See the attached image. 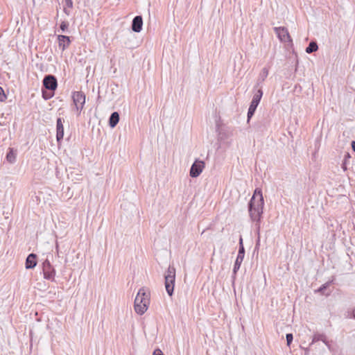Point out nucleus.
<instances>
[{"label":"nucleus","mask_w":355,"mask_h":355,"mask_svg":"<svg viewBox=\"0 0 355 355\" xmlns=\"http://www.w3.org/2000/svg\"><path fill=\"white\" fill-rule=\"evenodd\" d=\"M150 304V292L144 287L140 288L135 299L134 308L139 315H143Z\"/></svg>","instance_id":"obj_1"},{"label":"nucleus","mask_w":355,"mask_h":355,"mask_svg":"<svg viewBox=\"0 0 355 355\" xmlns=\"http://www.w3.org/2000/svg\"><path fill=\"white\" fill-rule=\"evenodd\" d=\"M263 205V198H261V200H255L254 196L252 197L249 202V214L252 220L257 222L260 220Z\"/></svg>","instance_id":"obj_2"},{"label":"nucleus","mask_w":355,"mask_h":355,"mask_svg":"<svg viewBox=\"0 0 355 355\" xmlns=\"http://www.w3.org/2000/svg\"><path fill=\"white\" fill-rule=\"evenodd\" d=\"M165 288L169 296L173 293L175 279V269L173 266H169L165 274Z\"/></svg>","instance_id":"obj_3"},{"label":"nucleus","mask_w":355,"mask_h":355,"mask_svg":"<svg viewBox=\"0 0 355 355\" xmlns=\"http://www.w3.org/2000/svg\"><path fill=\"white\" fill-rule=\"evenodd\" d=\"M72 99L78 115H79L85 103V95L83 92H74L72 94Z\"/></svg>","instance_id":"obj_4"},{"label":"nucleus","mask_w":355,"mask_h":355,"mask_svg":"<svg viewBox=\"0 0 355 355\" xmlns=\"http://www.w3.org/2000/svg\"><path fill=\"white\" fill-rule=\"evenodd\" d=\"M42 271L44 279L52 282L55 280V270L48 259H46L42 263Z\"/></svg>","instance_id":"obj_5"},{"label":"nucleus","mask_w":355,"mask_h":355,"mask_svg":"<svg viewBox=\"0 0 355 355\" xmlns=\"http://www.w3.org/2000/svg\"><path fill=\"white\" fill-rule=\"evenodd\" d=\"M244 254H245V249L243 244V239L241 237L239 239V250L238 252L237 257L236 259L233 272L236 273L237 270H239L241 263L243 261L244 259Z\"/></svg>","instance_id":"obj_6"},{"label":"nucleus","mask_w":355,"mask_h":355,"mask_svg":"<svg viewBox=\"0 0 355 355\" xmlns=\"http://www.w3.org/2000/svg\"><path fill=\"white\" fill-rule=\"evenodd\" d=\"M205 165L204 162L196 160L191 167L189 172L190 176L192 178L198 177L205 168Z\"/></svg>","instance_id":"obj_7"},{"label":"nucleus","mask_w":355,"mask_h":355,"mask_svg":"<svg viewBox=\"0 0 355 355\" xmlns=\"http://www.w3.org/2000/svg\"><path fill=\"white\" fill-rule=\"evenodd\" d=\"M275 32L277 35L279 39L282 42H291V36L288 31L285 27H275L274 28Z\"/></svg>","instance_id":"obj_8"},{"label":"nucleus","mask_w":355,"mask_h":355,"mask_svg":"<svg viewBox=\"0 0 355 355\" xmlns=\"http://www.w3.org/2000/svg\"><path fill=\"white\" fill-rule=\"evenodd\" d=\"M44 87L49 90H55L57 88V80L53 75H47L43 80Z\"/></svg>","instance_id":"obj_9"},{"label":"nucleus","mask_w":355,"mask_h":355,"mask_svg":"<svg viewBox=\"0 0 355 355\" xmlns=\"http://www.w3.org/2000/svg\"><path fill=\"white\" fill-rule=\"evenodd\" d=\"M143 19L140 15L134 17L132 23V29L134 32L139 33L142 29Z\"/></svg>","instance_id":"obj_10"},{"label":"nucleus","mask_w":355,"mask_h":355,"mask_svg":"<svg viewBox=\"0 0 355 355\" xmlns=\"http://www.w3.org/2000/svg\"><path fill=\"white\" fill-rule=\"evenodd\" d=\"M64 137V127H63V123L60 118H58L57 119L56 122V139L57 141L59 143Z\"/></svg>","instance_id":"obj_11"},{"label":"nucleus","mask_w":355,"mask_h":355,"mask_svg":"<svg viewBox=\"0 0 355 355\" xmlns=\"http://www.w3.org/2000/svg\"><path fill=\"white\" fill-rule=\"evenodd\" d=\"M25 264L26 269L34 268L37 265L36 254L33 253L30 254L26 258Z\"/></svg>","instance_id":"obj_12"},{"label":"nucleus","mask_w":355,"mask_h":355,"mask_svg":"<svg viewBox=\"0 0 355 355\" xmlns=\"http://www.w3.org/2000/svg\"><path fill=\"white\" fill-rule=\"evenodd\" d=\"M59 46L62 49V51H64L70 44L69 37L66 35H58V37Z\"/></svg>","instance_id":"obj_13"},{"label":"nucleus","mask_w":355,"mask_h":355,"mask_svg":"<svg viewBox=\"0 0 355 355\" xmlns=\"http://www.w3.org/2000/svg\"><path fill=\"white\" fill-rule=\"evenodd\" d=\"M119 121V114L117 112L112 113L109 119V125L111 128H114Z\"/></svg>","instance_id":"obj_14"},{"label":"nucleus","mask_w":355,"mask_h":355,"mask_svg":"<svg viewBox=\"0 0 355 355\" xmlns=\"http://www.w3.org/2000/svg\"><path fill=\"white\" fill-rule=\"evenodd\" d=\"M268 75V70L267 68L264 67L262 69L261 71L259 73L258 80H257V85L259 83H263L265 79L267 78Z\"/></svg>","instance_id":"obj_15"},{"label":"nucleus","mask_w":355,"mask_h":355,"mask_svg":"<svg viewBox=\"0 0 355 355\" xmlns=\"http://www.w3.org/2000/svg\"><path fill=\"white\" fill-rule=\"evenodd\" d=\"M259 104L251 102L248 111V121L250 119V118L254 115V112L257 107Z\"/></svg>","instance_id":"obj_16"},{"label":"nucleus","mask_w":355,"mask_h":355,"mask_svg":"<svg viewBox=\"0 0 355 355\" xmlns=\"http://www.w3.org/2000/svg\"><path fill=\"white\" fill-rule=\"evenodd\" d=\"M263 96V91L259 89L257 92L254 94L251 102L259 104Z\"/></svg>","instance_id":"obj_17"},{"label":"nucleus","mask_w":355,"mask_h":355,"mask_svg":"<svg viewBox=\"0 0 355 355\" xmlns=\"http://www.w3.org/2000/svg\"><path fill=\"white\" fill-rule=\"evenodd\" d=\"M16 159V153L12 148L9 149V152L7 153L6 159L10 163H14Z\"/></svg>","instance_id":"obj_18"},{"label":"nucleus","mask_w":355,"mask_h":355,"mask_svg":"<svg viewBox=\"0 0 355 355\" xmlns=\"http://www.w3.org/2000/svg\"><path fill=\"white\" fill-rule=\"evenodd\" d=\"M318 46L315 42H311L309 46L306 48V52L307 53H311L318 50Z\"/></svg>","instance_id":"obj_19"},{"label":"nucleus","mask_w":355,"mask_h":355,"mask_svg":"<svg viewBox=\"0 0 355 355\" xmlns=\"http://www.w3.org/2000/svg\"><path fill=\"white\" fill-rule=\"evenodd\" d=\"M350 155L349 153H347L345 154L344 159L343 161V163L341 164V168L344 171H346L347 170V164L349 163V159H350Z\"/></svg>","instance_id":"obj_20"},{"label":"nucleus","mask_w":355,"mask_h":355,"mask_svg":"<svg viewBox=\"0 0 355 355\" xmlns=\"http://www.w3.org/2000/svg\"><path fill=\"white\" fill-rule=\"evenodd\" d=\"M324 334H314L313 336L312 342H311V345H313V343H315L319 340L322 341V340H324Z\"/></svg>","instance_id":"obj_21"},{"label":"nucleus","mask_w":355,"mask_h":355,"mask_svg":"<svg viewBox=\"0 0 355 355\" xmlns=\"http://www.w3.org/2000/svg\"><path fill=\"white\" fill-rule=\"evenodd\" d=\"M252 196L255 197V200H261V198H263L261 190L256 189Z\"/></svg>","instance_id":"obj_22"},{"label":"nucleus","mask_w":355,"mask_h":355,"mask_svg":"<svg viewBox=\"0 0 355 355\" xmlns=\"http://www.w3.org/2000/svg\"><path fill=\"white\" fill-rule=\"evenodd\" d=\"M287 345L289 347L293 341V336L292 334H287L286 335Z\"/></svg>","instance_id":"obj_23"},{"label":"nucleus","mask_w":355,"mask_h":355,"mask_svg":"<svg viewBox=\"0 0 355 355\" xmlns=\"http://www.w3.org/2000/svg\"><path fill=\"white\" fill-rule=\"evenodd\" d=\"M6 99V96L2 87H0V101L3 102Z\"/></svg>","instance_id":"obj_24"},{"label":"nucleus","mask_w":355,"mask_h":355,"mask_svg":"<svg viewBox=\"0 0 355 355\" xmlns=\"http://www.w3.org/2000/svg\"><path fill=\"white\" fill-rule=\"evenodd\" d=\"M68 28V24L65 21H62L60 24V29L62 32H65Z\"/></svg>","instance_id":"obj_25"},{"label":"nucleus","mask_w":355,"mask_h":355,"mask_svg":"<svg viewBox=\"0 0 355 355\" xmlns=\"http://www.w3.org/2000/svg\"><path fill=\"white\" fill-rule=\"evenodd\" d=\"M153 355H164V354L161 349H156L153 352Z\"/></svg>","instance_id":"obj_26"},{"label":"nucleus","mask_w":355,"mask_h":355,"mask_svg":"<svg viewBox=\"0 0 355 355\" xmlns=\"http://www.w3.org/2000/svg\"><path fill=\"white\" fill-rule=\"evenodd\" d=\"M322 341L327 346V347L330 349L331 347H330V345L329 344V342L327 340V338H326V336L324 335V340H322Z\"/></svg>","instance_id":"obj_27"},{"label":"nucleus","mask_w":355,"mask_h":355,"mask_svg":"<svg viewBox=\"0 0 355 355\" xmlns=\"http://www.w3.org/2000/svg\"><path fill=\"white\" fill-rule=\"evenodd\" d=\"M66 4L68 7L71 8L73 6V2L71 0H66Z\"/></svg>","instance_id":"obj_28"},{"label":"nucleus","mask_w":355,"mask_h":355,"mask_svg":"<svg viewBox=\"0 0 355 355\" xmlns=\"http://www.w3.org/2000/svg\"><path fill=\"white\" fill-rule=\"evenodd\" d=\"M352 146L354 151L355 152V141H352Z\"/></svg>","instance_id":"obj_29"},{"label":"nucleus","mask_w":355,"mask_h":355,"mask_svg":"<svg viewBox=\"0 0 355 355\" xmlns=\"http://www.w3.org/2000/svg\"><path fill=\"white\" fill-rule=\"evenodd\" d=\"M353 317L355 318V309L352 311Z\"/></svg>","instance_id":"obj_30"},{"label":"nucleus","mask_w":355,"mask_h":355,"mask_svg":"<svg viewBox=\"0 0 355 355\" xmlns=\"http://www.w3.org/2000/svg\"><path fill=\"white\" fill-rule=\"evenodd\" d=\"M324 288H325V286H322V287H321L319 290H320V291H321V290L324 289Z\"/></svg>","instance_id":"obj_31"}]
</instances>
